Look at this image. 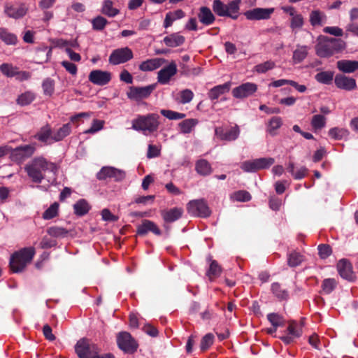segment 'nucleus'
<instances>
[{
  "label": "nucleus",
  "mask_w": 358,
  "mask_h": 358,
  "mask_svg": "<svg viewBox=\"0 0 358 358\" xmlns=\"http://www.w3.org/2000/svg\"><path fill=\"white\" fill-rule=\"evenodd\" d=\"M57 166L43 157L34 158L24 167V170L32 182L41 183L47 172L55 176L57 171Z\"/></svg>",
  "instance_id": "f257e3e1"
},
{
  "label": "nucleus",
  "mask_w": 358,
  "mask_h": 358,
  "mask_svg": "<svg viewBox=\"0 0 358 358\" xmlns=\"http://www.w3.org/2000/svg\"><path fill=\"white\" fill-rule=\"evenodd\" d=\"M345 43L336 38H329L321 36L318 38V43L315 46V51L320 57H330L336 53L342 52L345 49Z\"/></svg>",
  "instance_id": "f03ea898"
},
{
  "label": "nucleus",
  "mask_w": 358,
  "mask_h": 358,
  "mask_svg": "<svg viewBox=\"0 0 358 358\" xmlns=\"http://www.w3.org/2000/svg\"><path fill=\"white\" fill-rule=\"evenodd\" d=\"M75 351L79 358H115L111 353L101 354L99 347L86 338L77 342Z\"/></svg>",
  "instance_id": "7ed1b4c3"
},
{
  "label": "nucleus",
  "mask_w": 358,
  "mask_h": 358,
  "mask_svg": "<svg viewBox=\"0 0 358 358\" xmlns=\"http://www.w3.org/2000/svg\"><path fill=\"white\" fill-rule=\"evenodd\" d=\"M159 115L150 113L145 115H138L132 120L131 128L138 131H142L145 135L156 131L159 125Z\"/></svg>",
  "instance_id": "20e7f679"
},
{
  "label": "nucleus",
  "mask_w": 358,
  "mask_h": 358,
  "mask_svg": "<svg viewBox=\"0 0 358 358\" xmlns=\"http://www.w3.org/2000/svg\"><path fill=\"white\" fill-rule=\"evenodd\" d=\"M241 0H232L225 4L221 0H214L212 8L219 17H228L236 20L239 15Z\"/></svg>",
  "instance_id": "39448f33"
},
{
  "label": "nucleus",
  "mask_w": 358,
  "mask_h": 358,
  "mask_svg": "<svg viewBox=\"0 0 358 358\" xmlns=\"http://www.w3.org/2000/svg\"><path fill=\"white\" fill-rule=\"evenodd\" d=\"M34 255L35 249L33 247L24 248L15 252L10 259V269L15 273L22 271L32 260Z\"/></svg>",
  "instance_id": "423d86ee"
},
{
  "label": "nucleus",
  "mask_w": 358,
  "mask_h": 358,
  "mask_svg": "<svg viewBox=\"0 0 358 358\" xmlns=\"http://www.w3.org/2000/svg\"><path fill=\"white\" fill-rule=\"evenodd\" d=\"M29 10V6L22 1L8 2L5 5L4 12L6 15L13 19L23 17Z\"/></svg>",
  "instance_id": "0eeeda50"
},
{
  "label": "nucleus",
  "mask_w": 358,
  "mask_h": 358,
  "mask_svg": "<svg viewBox=\"0 0 358 358\" xmlns=\"http://www.w3.org/2000/svg\"><path fill=\"white\" fill-rule=\"evenodd\" d=\"M188 213L196 217H207L210 215L211 211L203 199L190 201L187 205Z\"/></svg>",
  "instance_id": "6e6552de"
},
{
  "label": "nucleus",
  "mask_w": 358,
  "mask_h": 358,
  "mask_svg": "<svg viewBox=\"0 0 358 358\" xmlns=\"http://www.w3.org/2000/svg\"><path fill=\"white\" fill-rule=\"evenodd\" d=\"M132 50L127 48H121L114 50L109 56L108 62L113 65L125 63L133 58Z\"/></svg>",
  "instance_id": "1a4fd4ad"
},
{
  "label": "nucleus",
  "mask_w": 358,
  "mask_h": 358,
  "mask_svg": "<svg viewBox=\"0 0 358 358\" xmlns=\"http://www.w3.org/2000/svg\"><path fill=\"white\" fill-rule=\"evenodd\" d=\"M155 88V84L147 85L145 87L131 86L129 87L127 95L129 99L138 101L143 99L148 98Z\"/></svg>",
  "instance_id": "9d476101"
},
{
  "label": "nucleus",
  "mask_w": 358,
  "mask_h": 358,
  "mask_svg": "<svg viewBox=\"0 0 358 358\" xmlns=\"http://www.w3.org/2000/svg\"><path fill=\"white\" fill-rule=\"evenodd\" d=\"M117 343L120 349L125 352H133L137 349V344L131 336L125 331L120 332L117 336Z\"/></svg>",
  "instance_id": "9b49d317"
},
{
  "label": "nucleus",
  "mask_w": 358,
  "mask_h": 358,
  "mask_svg": "<svg viewBox=\"0 0 358 358\" xmlns=\"http://www.w3.org/2000/svg\"><path fill=\"white\" fill-rule=\"evenodd\" d=\"M257 90V85L253 83H245L232 90L234 98L243 99L252 96Z\"/></svg>",
  "instance_id": "f8f14e48"
},
{
  "label": "nucleus",
  "mask_w": 358,
  "mask_h": 358,
  "mask_svg": "<svg viewBox=\"0 0 358 358\" xmlns=\"http://www.w3.org/2000/svg\"><path fill=\"white\" fill-rule=\"evenodd\" d=\"M177 72V64L174 61H171L167 66L158 71L157 82L161 85H166Z\"/></svg>",
  "instance_id": "ddd939ff"
},
{
  "label": "nucleus",
  "mask_w": 358,
  "mask_h": 358,
  "mask_svg": "<svg viewBox=\"0 0 358 358\" xmlns=\"http://www.w3.org/2000/svg\"><path fill=\"white\" fill-rule=\"evenodd\" d=\"M274 10L273 8H255L245 12L244 15L249 20H268Z\"/></svg>",
  "instance_id": "4468645a"
},
{
  "label": "nucleus",
  "mask_w": 358,
  "mask_h": 358,
  "mask_svg": "<svg viewBox=\"0 0 358 358\" xmlns=\"http://www.w3.org/2000/svg\"><path fill=\"white\" fill-rule=\"evenodd\" d=\"M111 78L112 74L110 72L99 69L92 71L88 76L89 81L99 86L107 85Z\"/></svg>",
  "instance_id": "2eb2a0df"
},
{
  "label": "nucleus",
  "mask_w": 358,
  "mask_h": 358,
  "mask_svg": "<svg viewBox=\"0 0 358 358\" xmlns=\"http://www.w3.org/2000/svg\"><path fill=\"white\" fill-rule=\"evenodd\" d=\"M215 136L220 140L232 141L238 138L240 134V129L238 125L227 129L216 127L215 129Z\"/></svg>",
  "instance_id": "dca6fc26"
},
{
  "label": "nucleus",
  "mask_w": 358,
  "mask_h": 358,
  "mask_svg": "<svg viewBox=\"0 0 358 358\" xmlns=\"http://www.w3.org/2000/svg\"><path fill=\"white\" fill-rule=\"evenodd\" d=\"M287 334L280 337V339L287 345L293 343L302 334V326L296 322H290L287 329Z\"/></svg>",
  "instance_id": "f3484780"
},
{
  "label": "nucleus",
  "mask_w": 358,
  "mask_h": 358,
  "mask_svg": "<svg viewBox=\"0 0 358 358\" xmlns=\"http://www.w3.org/2000/svg\"><path fill=\"white\" fill-rule=\"evenodd\" d=\"M35 151V147L32 145H24L17 147L11 153V158L15 162H22L31 156Z\"/></svg>",
  "instance_id": "a211bd4d"
},
{
  "label": "nucleus",
  "mask_w": 358,
  "mask_h": 358,
  "mask_svg": "<svg viewBox=\"0 0 358 358\" xmlns=\"http://www.w3.org/2000/svg\"><path fill=\"white\" fill-rule=\"evenodd\" d=\"M336 86L346 91L355 90L357 87L356 81L354 78L347 77L343 74H338L334 78Z\"/></svg>",
  "instance_id": "6ab92c4d"
},
{
  "label": "nucleus",
  "mask_w": 358,
  "mask_h": 358,
  "mask_svg": "<svg viewBox=\"0 0 358 358\" xmlns=\"http://www.w3.org/2000/svg\"><path fill=\"white\" fill-rule=\"evenodd\" d=\"M337 270L339 275L348 280H353L355 274L352 271V266L350 262L346 259H341L337 264Z\"/></svg>",
  "instance_id": "aec40b11"
},
{
  "label": "nucleus",
  "mask_w": 358,
  "mask_h": 358,
  "mask_svg": "<svg viewBox=\"0 0 358 358\" xmlns=\"http://www.w3.org/2000/svg\"><path fill=\"white\" fill-rule=\"evenodd\" d=\"M167 60L164 58H153L141 63L139 69L142 71H152L166 64Z\"/></svg>",
  "instance_id": "412c9836"
},
{
  "label": "nucleus",
  "mask_w": 358,
  "mask_h": 358,
  "mask_svg": "<svg viewBox=\"0 0 358 358\" xmlns=\"http://www.w3.org/2000/svg\"><path fill=\"white\" fill-rule=\"evenodd\" d=\"M197 16L199 22L205 26L211 25L215 21V15L207 6H201L199 10Z\"/></svg>",
  "instance_id": "4be33fe9"
},
{
  "label": "nucleus",
  "mask_w": 358,
  "mask_h": 358,
  "mask_svg": "<svg viewBox=\"0 0 358 358\" xmlns=\"http://www.w3.org/2000/svg\"><path fill=\"white\" fill-rule=\"evenodd\" d=\"M151 231L155 235H160L161 231L155 222L148 220H144L142 224L137 228L138 235L143 236L148 232Z\"/></svg>",
  "instance_id": "5701e85b"
},
{
  "label": "nucleus",
  "mask_w": 358,
  "mask_h": 358,
  "mask_svg": "<svg viewBox=\"0 0 358 358\" xmlns=\"http://www.w3.org/2000/svg\"><path fill=\"white\" fill-rule=\"evenodd\" d=\"M231 82L215 86L208 92V97L212 101L217 99L221 95L228 92L231 88Z\"/></svg>",
  "instance_id": "b1692460"
},
{
  "label": "nucleus",
  "mask_w": 358,
  "mask_h": 358,
  "mask_svg": "<svg viewBox=\"0 0 358 358\" xmlns=\"http://www.w3.org/2000/svg\"><path fill=\"white\" fill-rule=\"evenodd\" d=\"M185 38L179 33H173L165 36L163 39L165 45L170 48H176L184 43Z\"/></svg>",
  "instance_id": "393cba45"
},
{
  "label": "nucleus",
  "mask_w": 358,
  "mask_h": 358,
  "mask_svg": "<svg viewBox=\"0 0 358 358\" xmlns=\"http://www.w3.org/2000/svg\"><path fill=\"white\" fill-rule=\"evenodd\" d=\"M35 138L45 144H51L54 142L52 139V131L49 125L43 127L35 135Z\"/></svg>",
  "instance_id": "a878e982"
},
{
  "label": "nucleus",
  "mask_w": 358,
  "mask_h": 358,
  "mask_svg": "<svg viewBox=\"0 0 358 358\" xmlns=\"http://www.w3.org/2000/svg\"><path fill=\"white\" fill-rule=\"evenodd\" d=\"M336 65L339 71L346 73H353L358 69V61L343 59L338 61Z\"/></svg>",
  "instance_id": "bb28decb"
},
{
  "label": "nucleus",
  "mask_w": 358,
  "mask_h": 358,
  "mask_svg": "<svg viewBox=\"0 0 358 358\" xmlns=\"http://www.w3.org/2000/svg\"><path fill=\"white\" fill-rule=\"evenodd\" d=\"M185 16V13L181 9H178L173 11L168 12L165 16L164 27L165 28H168L172 25L174 21L182 19Z\"/></svg>",
  "instance_id": "cd10ccee"
},
{
  "label": "nucleus",
  "mask_w": 358,
  "mask_h": 358,
  "mask_svg": "<svg viewBox=\"0 0 358 358\" xmlns=\"http://www.w3.org/2000/svg\"><path fill=\"white\" fill-rule=\"evenodd\" d=\"M71 132V125L70 123L64 124L57 130L52 131V139L54 142L63 140Z\"/></svg>",
  "instance_id": "c85d7f7f"
},
{
  "label": "nucleus",
  "mask_w": 358,
  "mask_h": 358,
  "mask_svg": "<svg viewBox=\"0 0 358 358\" xmlns=\"http://www.w3.org/2000/svg\"><path fill=\"white\" fill-rule=\"evenodd\" d=\"M327 16L325 13L319 10H314L310 13L309 21L312 26H321L326 22Z\"/></svg>",
  "instance_id": "c756f323"
},
{
  "label": "nucleus",
  "mask_w": 358,
  "mask_h": 358,
  "mask_svg": "<svg viewBox=\"0 0 358 358\" xmlns=\"http://www.w3.org/2000/svg\"><path fill=\"white\" fill-rule=\"evenodd\" d=\"M182 214V210L179 208H174L162 213L163 219L167 222H172L178 220Z\"/></svg>",
  "instance_id": "7c9ffc66"
},
{
  "label": "nucleus",
  "mask_w": 358,
  "mask_h": 358,
  "mask_svg": "<svg viewBox=\"0 0 358 358\" xmlns=\"http://www.w3.org/2000/svg\"><path fill=\"white\" fill-rule=\"evenodd\" d=\"M198 122V120L193 118L186 119L182 121L178 124L180 132L185 134L191 133Z\"/></svg>",
  "instance_id": "2f4dec72"
},
{
  "label": "nucleus",
  "mask_w": 358,
  "mask_h": 358,
  "mask_svg": "<svg viewBox=\"0 0 358 358\" xmlns=\"http://www.w3.org/2000/svg\"><path fill=\"white\" fill-rule=\"evenodd\" d=\"M73 209L77 215L83 216L89 212L90 206L86 200L80 199L73 205Z\"/></svg>",
  "instance_id": "473e14b6"
},
{
  "label": "nucleus",
  "mask_w": 358,
  "mask_h": 358,
  "mask_svg": "<svg viewBox=\"0 0 358 358\" xmlns=\"http://www.w3.org/2000/svg\"><path fill=\"white\" fill-rule=\"evenodd\" d=\"M196 171L200 175L207 176L212 172V169L208 162L202 159L196 162Z\"/></svg>",
  "instance_id": "72a5a7b5"
},
{
  "label": "nucleus",
  "mask_w": 358,
  "mask_h": 358,
  "mask_svg": "<svg viewBox=\"0 0 358 358\" xmlns=\"http://www.w3.org/2000/svg\"><path fill=\"white\" fill-rule=\"evenodd\" d=\"M287 171L291 173V175L296 180H301L306 176L308 173V169L305 166H301L296 171L294 170V164L292 162H290L287 166Z\"/></svg>",
  "instance_id": "f704fd0d"
},
{
  "label": "nucleus",
  "mask_w": 358,
  "mask_h": 358,
  "mask_svg": "<svg viewBox=\"0 0 358 358\" xmlns=\"http://www.w3.org/2000/svg\"><path fill=\"white\" fill-rule=\"evenodd\" d=\"M334 76L333 71H322L315 75V79L320 83L329 85L334 79Z\"/></svg>",
  "instance_id": "c9c22d12"
},
{
  "label": "nucleus",
  "mask_w": 358,
  "mask_h": 358,
  "mask_svg": "<svg viewBox=\"0 0 358 358\" xmlns=\"http://www.w3.org/2000/svg\"><path fill=\"white\" fill-rule=\"evenodd\" d=\"M0 38L6 45H15L17 42V36L3 28H0Z\"/></svg>",
  "instance_id": "e433bc0d"
},
{
  "label": "nucleus",
  "mask_w": 358,
  "mask_h": 358,
  "mask_svg": "<svg viewBox=\"0 0 358 358\" xmlns=\"http://www.w3.org/2000/svg\"><path fill=\"white\" fill-rule=\"evenodd\" d=\"M348 135V131L344 128L334 127L329 131V136L334 140L346 138Z\"/></svg>",
  "instance_id": "4c0bfd02"
},
{
  "label": "nucleus",
  "mask_w": 358,
  "mask_h": 358,
  "mask_svg": "<svg viewBox=\"0 0 358 358\" xmlns=\"http://www.w3.org/2000/svg\"><path fill=\"white\" fill-rule=\"evenodd\" d=\"M194 97V93L188 89L179 92L176 97V100L182 104L189 103Z\"/></svg>",
  "instance_id": "58836bf2"
},
{
  "label": "nucleus",
  "mask_w": 358,
  "mask_h": 358,
  "mask_svg": "<svg viewBox=\"0 0 358 358\" xmlns=\"http://www.w3.org/2000/svg\"><path fill=\"white\" fill-rule=\"evenodd\" d=\"M308 55V47L306 45L298 46L293 52L292 59L295 64L301 62Z\"/></svg>",
  "instance_id": "ea45409f"
},
{
  "label": "nucleus",
  "mask_w": 358,
  "mask_h": 358,
  "mask_svg": "<svg viewBox=\"0 0 358 358\" xmlns=\"http://www.w3.org/2000/svg\"><path fill=\"white\" fill-rule=\"evenodd\" d=\"M304 24V19L301 14L296 12L291 17L290 27L294 31L301 29Z\"/></svg>",
  "instance_id": "a19ab883"
},
{
  "label": "nucleus",
  "mask_w": 358,
  "mask_h": 358,
  "mask_svg": "<svg viewBox=\"0 0 358 358\" xmlns=\"http://www.w3.org/2000/svg\"><path fill=\"white\" fill-rule=\"evenodd\" d=\"M18 68L11 64L3 63L0 65V71L6 77L13 78L17 73Z\"/></svg>",
  "instance_id": "79ce46f5"
},
{
  "label": "nucleus",
  "mask_w": 358,
  "mask_h": 358,
  "mask_svg": "<svg viewBox=\"0 0 358 358\" xmlns=\"http://www.w3.org/2000/svg\"><path fill=\"white\" fill-rule=\"evenodd\" d=\"M101 12L103 14L108 17H115L118 14L119 10L117 8H113V2L111 1L105 0L103 3Z\"/></svg>",
  "instance_id": "37998d69"
},
{
  "label": "nucleus",
  "mask_w": 358,
  "mask_h": 358,
  "mask_svg": "<svg viewBox=\"0 0 358 358\" xmlns=\"http://www.w3.org/2000/svg\"><path fill=\"white\" fill-rule=\"evenodd\" d=\"M326 125V117L320 114L315 115L311 120V126L314 130H320Z\"/></svg>",
  "instance_id": "c03bdc74"
},
{
  "label": "nucleus",
  "mask_w": 358,
  "mask_h": 358,
  "mask_svg": "<svg viewBox=\"0 0 358 358\" xmlns=\"http://www.w3.org/2000/svg\"><path fill=\"white\" fill-rule=\"evenodd\" d=\"M271 290L273 294L280 300H286L289 296L287 291L282 289L278 282L272 284Z\"/></svg>",
  "instance_id": "a18cd8bd"
},
{
  "label": "nucleus",
  "mask_w": 358,
  "mask_h": 358,
  "mask_svg": "<svg viewBox=\"0 0 358 358\" xmlns=\"http://www.w3.org/2000/svg\"><path fill=\"white\" fill-rule=\"evenodd\" d=\"M275 66V63L273 61L268 60L263 63L259 64L254 67L255 71L258 73H265L267 71L272 70Z\"/></svg>",
  "instance_id": "49530a36"
},
{
  "label": "nucleus",
  "mask_w": 358,
  "mask_h": 358,
  "mask_svg": "<svg viewBox=\"0 0 358 358\" xmlns=\"http://www.w3.org/2000/svg\"><path fill=\"white\" fill-rule=\"evenodd\" d=\"M303 260V256L296 252H292L287 256V263L291 267L299 266Z\"/></svg>",
  "instance_id": "de8ad7c7"
},
{
  "label": "nucleus",
  "mask_w": 358,
  "mask_h": 358,
  "mask_svg": "<svg viewBox=\"0 0 358 358\" xmlns=\"http://www.w3.org/2000/svg\"><path fill=\"white\" fill-rule=\"evenodd\" d=\"M35 99V94L31 92H26L20 95L17 99L18 104L27 106L30 104Z\"/></svg>",
  "instance_id": "09e8293b"
},
{
  "label": "nucleus",
  "mask_w": 358,
  "mask_h": 358,
  "mask_svg": "<svg viewBox=\"0 0 358 358\" xmlns=\"http://www.w3.org/2000/svg\"><path fill=\"white\" fill-rule=\"evenodd\" d=\"M59 204L57 202L53 203L50 206L45 210L43 213V218L44 220H50L55 217L58 215Z\"/></svg>",
  "instance_id": "8fccbe9b"
},
{
  "label": "nucleus",
  "mask_w": 358,
  "mask_h": 358,
  "mask_svg": "<svg viewBox=\"0 0 358 358\" xmlns=\"http://www.w3.org/2000/svg\"><path fill=\"white\" fill-rule=\"evenodd\" d=\"M47 232L50 236L55 238L64 237L68 234V231L66 229L57 226L48 228Z\"/></svg>",
  "instance_id": "3c124183"
},
{
  "label": "nucleus",
  "mask_w": 358,
  "mask_h": 358,
  "mask_svg": "<svg viewBox=\"0 0 358 358\" xmlns=\"http://www.w3.org/2000/svg\"><path fill=\"white\" fill-rule=\"evenodd\" d=\"M43 93L47 96H51L55 91V81L51 78H46L42 84Z\"/></svg>",
  "instance_id": "603ef678"
},
{
  "label": "nucleus",
  "mask_w": 358,
  "mask_h": 358,
  "mask_svg": "<svg viewBox=\"0 0 358 358\" xmlns=\"http://www.w3.org/2000/svg\"><path fill=\"white\" fill-rule=\"evenodd\" d=\"M267 319L273 327H279L283 325L284 319L277 313H269L267 315Z\"/></svg>",
  "instance_id": "864d4df0"
},
{
  "label": "nucleus",
  "mask_w": 358,
  "mask_h": 358,
  "mask_svg": "<svg viewBox=\"0 0 358 358\" xmlns=\"http://www.w3.org/2000/svg\"><path fill=\"white\" fill-rule=\"evenodd\" d=\"M282 122L280 117L274 116L273 117L268 124V131L273 134L274 131L279 129L282 126Z\"/></svg>",
  "instance_id": "5fc2aeb1"
},
{
  "label": "nucleus",
  "mask_w": 358,
  "mask_h": 358,
  "mask_svg": "<svg viewBox=\"0 0 358 358\" xmlns=\"http://www.w3.org/2000/svg\"><path fill=\"white\" fill-rule=\"evenodd\" d=\"M161 114L169 120H180L185 117V114L171 110H162Z\"/></svg>",
  "instance_id": "6e6d98bb"
},
{
  "label": "nucleus",
  "mask_w": 358,
  "mask_h": 358,
  "mask_svg": "<svg viewBox=\"0 0 358 358\" xmlns=\"http://www.w3.org/2000/svg\"><path fill=\"white\" fill-rule=\"evenodd\" d=\"M214 336L209 333L206 334L201 341L200 348L201 351H206L208 350L213 343Z\"/></svg>",
  "instance_id": "4d7b16f0"
},
{
  "label": "nucleus",
  "mask_w": 358,
  "mask_h": 358,
  "mask_svg": "<svg viewBox=\"0 0 358 358\" xmlns=\"http://www.w3.org/2000/svg\"><path fill=\"white\" fill-rule=\"evenodd\" d=\"M241 168L245 172H255L258 171L256 159L243 162L241 165Z\"/></svg>",
  "instance_id": "13d9d810"
},
{
  "label": "nucleus",
  "mask_w": 358,
  "mask_h": 358,
  "mask_svg": "<svg viewBox=\"0 0 358 358\" xmlns=\"http://www.w3.org/2000/svg\"><path fill=\"white\" fill-rule=\"evenodd\" d=\"M258 170L267 169L271 166L275 160L272 157H263L256 159Z\"/></svg>",
  "instance_id": "bf43d9fd"
},
{
  "label": "nucleus",
  "mask_w": 358,
  "mask_h": 358,
  "mask_svg": "<svg viewBox=\"0 0 358 358\" xmlns=\"http://www.w3.org/2000/svg\"><path fill=\"white\" fill-rule=\"evenodd\" d=\"M336 282L334 279L327 278L322 282V290L325 294H330L336 287Z\"/></svg>",
  "instance_id": "052dcab7"
},
{
  "label": "nucleus",
  "mask_w": 358,
  "mask_h": 358,
  "mask_svg": "<svg viewBox=\"0 0 358 358\" xmlns=\"http://www.w3.org/2000/svg\"><path fill=\"white\" fill-rule=\"evenodd\" d=\"M113 172H114V167L105 166L103 167L97 173V178L99 180H106L108 178H111Z\"/></svg>",
  "instance_id": "680f3d73"
},
{
  "label": "nucleus",
  "mask_w": 358,
  "mask_h": 358,
  "mask_svg": "<svg viewBox=\"0 0 358 358\" xmlns=\"http://www.w3.org/2000/svg\"><path fill=\"white\" fill-rule=\"evenodd\" d=\"M231 198L238 201H248L251 199V196L249 192L244 190L236 192L232 195Z\"/></svg>",
  "instance_id": "e2e57ef3"
},
{
  "label": "nucleus",
  "mask_w": 358,
  "mask_h": 358,
  "mask_svg": "<svg viewBox=\"0 0 358 358\" xmlns=\"http://www.w3.org/2000/svg\"><path fill=\"white\" fill-rule=\"evenodd\" d=\"M107 22L106 19L101 16H98L92 20L93 29L99 31L102 30Z\"/></svg>",
  "instance_id": "0e129e2a"
},
{
  "label": "nucleus",
  "mask_w": 358,
  "mask_h": 358,
  "mask_svg": "<svg viewBox=\"0 0 358 358\" xmlns=\"http://www.w3.org/2000/svg\"><path fill=\"white\" fill-rule=\"evenodd\" d=\"M104 122L103 120H94L92 122V124L91 127L87 129L85 133V134H94L100 130H101L103 127Z\"/></svg>",
  "instance_id": "69168bd1"
},
{
  "label": "nucleus",
  "mask_w": 358,
  "mask_h": 358,
  "mask_svg": "<svg viewBox=\"0 0 358 358\" xmlns=\"http://www.w3.org/2000/svg\"><path fill=\"white\" fill-rule=\"evenodd\" d=\"M221 269L217 262L213 261L210 265L208 275L210 278L216 277L220 275Z\"/></svg>",
  "instance_id": "338daca9"
},
{
  "label": "nucleus",
  "mask_w": 358,
  "mask_h": 358,
  "mask_svg": "<svg viewBox=\"0 0 358 358\" xmlns=\"http://www.w3.org/2000/svg\"><path fill=\"white\" fill-rule=\"evenodd\" d=\"M323 31L335 36H342L343 31L338 27H326L323 29Z\"/></svg>",
  "instance_id": "774afa93"
}]
</instances>
